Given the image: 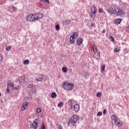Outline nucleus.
<instances>
[{"label":"nucleus","instance_id":"21","mask_svg":"<svg viewBox=\"0 0 129 129\" xmlns=\"http://www.w3.org/2000/svg\"><path fill=\"white\" fill-rule=\"evenodd\" d=\"M57 96V94H56L54 92H52L51 94V98H55V97Z\"/></svg>","mask_w":129,"mask_h":129},{"label":"nucleus","instance_id":"46","mask_svg":"<svg viewBox=\"0 0 129 129\" xmlns=\"http://www.w3.org/2000/svg\"><path fill=\"white\" fill-rule=\"evenodd\" d=\"M102 33H105V30H103V31H102Z\"/></svg>","mask_w":129,"mask_h":129},{"label":"nucleus","instance_id":"2","mask_svg":"<svg viewBox=\"0 0 129 129\" xmlns=\"http://www.w3.org/2000/svg\"><path fill=\"white\" fill-rule=\"evenodd\" d=\"M62 87L65 90H72L74 88V84L64 82Z\"/></svg>","mask_w":129,"mask_h":129},{"label":"nucleus","instance_id":"4","mask_svg":"<svg viewBox=\"0 0 129 129\" xmlns=\"http://www.w3.org/2000/svg\"><path fill=\"white\" fill-rule=\"evenodd\" d=\"M28 88H29V93L31 94H33L36 92V89L35 88V86L33 84H30L28 86Z\"/></svg>","mask_w":129,"mask_h":129},{"label":"nucleus","instance_id":"9","mask_svg":"<svg viewBox=\"0 0 129 129\" xmlns=\"http://www.w3.org/2000/svg\"><path fill=\"white\" fill-rule=\"evenodd\" d=\"M34 15L35 16L36 21H37V20H39V19H42V18H43V14L41 13H38Z\"/></svg>","mask_w":129,"mask_h":129},{"label":"nucleus","instance_id":"31","mask_svg":"<svg viewBox=\"0 0 129 129\" xmlns=\"http://www.w3.org/2000/svg\"><path fill=\"white\" fill-rule=\"evenodd\" d=\"M98 13H99V14H101V13H103V9H102V8H99V9H98Z\"/></svg>","mask_w":129,"mask_h":129},{"label":"nucleus","instance_id":"27","mask_svg":"<svg viewBox=\"0 0 129 129\" xmlns=\"http://www.w3.org/2000/svg\"><path fill=\"white\" fill-rule=\"evenodd\" d=\"M41 129H46V126H45L44 122H42L41 124Z\"/></svg>","mask_w":129,"mask_h":129},{"label":"nucleus","instance_id":"20","mask_svg":"<svg viewBox=\"0 0 129 129\" xmlns=\"http://www.w3.org/2000/svg\"><path fill=\"white\" fill-rule=\"evenodd\" d=\"M43 77H44V76L41 75L40 77H39L38 78L36 79V80L37 81H43Z\"/></svg>","mask_w":129,"mask_h":129},{"label":"nucleus","instance_id":"18","mask_svg":"<svg viewBox=\"0 0 129 129\" xmlns=\"http://www.w3.org/2000/svg\"><path fill=\"white\" fill-rule=\"evenodd\" d=\"M101 73H103V72H104L105 70V65L102 64L101 66Z\"/></svg>","mask_w":129,"mask_h":129},{"label":"nucleus","instance_id":"45","mask_svg":"<svg viewBox=\"0 0 129 129\" xmlns=\"http://www.w3.org/2000/svg\"><path fill=\"white\" fill-rule=\"evenodd\" d=\"M58 128H59V129H63V128H62V126H61V125H59V126H58Z\"/></svg>","mask_w":129,"mask_h":129},{"label":"nucleus","instance_id":"43","mask_svg":"<svg viewBox=\"0 0 129 129\" xmlns=\"http://www.w3.org/2000/svg\"><path fill=\"white\" fill-rule=\"evenodd\" d=\"M106 114V109H104L103 111V114L105 115Z\"/></svg>","mask_w":129,"mask_h":129},{"label":"nucleus","instance_id":"48","mask_svg":"<svg viewBox=\"0 0 129 129\" xmlns=\"http://www.w3.org/2000/svg\"><path fill=\"white\" fill-rule=\"evenodd\" d=\"M93 26H94V24H92L91 26H92V27H93Z\"/></svg>","mask_w":129,"mask_h":129},{"label":"nucleus","instance_id":"34","mask_svg":"<svg viewBox=\"0 0 129 129\" xmlns=\"http://www.w3.org/2000/svg\"><path fill=\"white\" fill-rule=\"evenodd\" d=\"M36 112H37V113H40V112H41V108H37L36 109Z\"/></svg>","mask_w":129,"mask_h":129},{"label":"nucleus","instance_id":"25","mask_svg":"<svg viewBox=\"0 0 129 129\" xmlns=\"http://www.w3.org/2000/svg\"><path fill=\"white\" fill-rule=\"evenodd\" d=\"M68 103L70 106H71V108L72 109V100H69L68 102Z\"/></svg>","mask_w":129,"mask_h":129},{"label":"nucleus","instance_id":"26","mask_svg":"<svg viewBox=\"0 0 129 129\" xmlns=\"http://www.w3.org/2000/svg\"><path fill=\"white\" fill-rule=\"evenodd\" d=\"M32 98V97L31 96L30 97H24V99H25L26 100H31Z\"/></svg>","mask_w":129,"mask_h":129},{"label":"nucleus","instance_id":"24","mask_svg":"<svg viewBox=\"0 0 129 129\" xmlns=\"http://www.w3.org/2000/svg\"><path fill=\"white\" fill-rule=\"evenodd\" d=\"M111 119H113L114 120H117V117H116V116H115V115H112L111 116Z\"/></svg>","mask_w":129,"mask_h":129},{"label":"nucleus","instance_id":"33","mask_svg":"<svg viewBox=\"0 0 129 129\" xmlns=\"http://www.w3.org/2000/svg\"><path fill=\"white\" fill-rule=\"evenodd\" d=\"M119 51V49H118V48H115L114 49V52L115 53H117V52H118Z\"/></svg>","mask_w":129,"mask_h":129},{"label":"nucleus","instance_id":"6","mask_svg":"<svg viewBox=\"0 0 129 129\" xmlns=\"http://www.w3.org/2000/svg\"><path fill=\"white\" fill-rule=\"evenodd\" d=\"M108 12L111 15H114V14H116V10H113L112 7L109 6V7H108Z\"/></svg>","mask_w":129,"mask_h":129},{"label":"nucleus","instance_id":"15","mask_svg":"<svg viewBox=\"0 0 129 129\" xmlns=\"http://www.w3.org/2000/svg\"><path fill=\"white\" fill-rule=\"evenodd\" d=\"M78 37V33L77 32H75L73 35L71 36V38H73V39H77Z\"/></svg>","mask_w":129,"mask_h":129},{"label":"nucleus","instance_id":"30","mask_svg":"<svg viewBox=\"0 0 129 129\" xmlns=\"http://www.w3.org/2000/svg\"><path fill=\"white\" fill-rule=\"evenodd\" d=\"M55 29L56 30H57V31L60 30V25H59V24H56L55 25Z\"/></svg>","mask_w":129,"mask_h":129},{"label":"nucleus","instance_id":"28","mask_svg":"<svg viewBox=\"0 0 129 129\" xmlns=\"http://www.w3.org/2000/svg\"><path fill=\"white\" fill-rule=\"evenodd\" d=\"M93 52L94 53H97V47L96 46H94Z\"/></svg>","mask_w":129,"mask_h":129},{"label":"nucleus","instance_id":"44","mask_svg":"<svg viewBox=\"0 0 129 129\" xmlns=\"http://www.w3.org/2000/svg\"><path fill=\"white\" fill-rule=\"evenodd\" d=\"M3 55L0 54V61H2L3 60Z\"/></svg>","mask_w":129,"mask_h":129},{"label":"nucleus","instance_id":"37","mask_svg":"<svg viewBox=\"0 0 129 129\" xmlns=\"http://www.w3.org/2000/svg\"><path fill=\"white\" fill-rule=\"evenodd\" d=\"M6 92L7 93H10V88L9 87V86H7Z\"/></svg>","mask_w":129,"mask_h":129},{"label":"nucleus","instance_id":"10","mask_svg":"<svg viewBox=\"0 0 129 129\" xmlns=\"http://www.w3.org/2000/svg\"><path fill=\"white\" fill-rule=\"evenodd\" d=\"M82 42H83V39H82V38H79L77 40L76 43L79 46H80V45L82 44Z\"/></svg>","mask_w":129,"mask_h":129},{"label":"nucleus","instance_id":"36","mask_svg":"<svg viewBox=\"0 0 129 129\" xmlns=\"http://www.w3.org/2000/svg\"><path fill=\"white\" fill-rule=\"evenodd\" d=\"M41 1L43 2V3H46L47 4H50L49 0H41Z\"/></svg>","mask_w":129,"mask_h":129},{"label":"nucleus","instance_id":"39","mask_svg":"<svg viewBox=\"0 0 129 129\" xmlns=\"http://www.w3.org/2000/svg\"><path fill=\"white\" fill-rule=\"evenodd\" d=\"M110 39L111 40V42H114V38L112 36H110Z\"/></svg>","mask_w":129,"mask_h":129},{"label":"nucleus","instance_id":"22","mask_svg":"<svg viewBox=\"0 0 129 129\" xmlns=\"http://www.w3.org/2000/svg\"><path fill=\"white\" fill-rule=\"evenodd\" d=\"M70 44H73L74 43H75V38L70 37Z\"/></svg>","mask_w":129,"mask_h":129},{"label":"nucleus","instance_id":"35","mask_svg":"<svg viewBox=\"0 0 129 129\" xmlns=\"http://www.w3.org/2000/svg\"><path fill=\"white\" fill-rule=\"evenodd\" d=\"M11 49H12V47L9 46L6 48V50L9 51H11Z\"/></svg>","mask_w":129,"mask_h":129},{"label":"nucleus","instance_id":"49","mask_svg":"<svg viewBox=\"0 0 129 129\" xmlns=\"http://www.w3.org/2000/svg\"><path fill=\"white\" fill-rule=\"evenodd\" d=\"M1 102H2V103H3V101H1Z\"/></svg>","mask_w":129,"mask_h":129},{"label":"nucleus","instance_id":"41","mask_svg":"<svg viewBox=\"0 0 129 129\" xmlns=\"http://www.w3.org/2000/svg\"><path fill=\"white\" fill-rule=\"evenodd\" d=\"M12 9L14 11V12H16V11H17V8H16L15 6H12Z\"/></svg>","mask_w":129,"mask_h":129},{"label":"nucleus","instance_id":"7","mask_svg":"<svg viewBox=\"0 0 129 129\" xmlns=\"http://www.w3.org/2000/svg\"><path fill=\"white\" fill-rule=\"evenodd\" d=\"M117 16L122 17L123 16V10L121 8H118L117 12Z\"/></svg>","mask_w":129,"mask_h":129},{"label":"nucleus","instance_id":"23","mask_svg":"<svg viewBox=\"0 0 129 129\" xmlns=\"http://www.w3.org/2000/svg\"><path fill=\"white\" fill-rule=\"evenodd\" d=\"M30 61L28 59H25L23 61V64L24 65H28V64H29Z\"/></svg>","mask_w":129,"mask_h":129},{"label":"nucleus","instance_id":"8","mask_svg":"<svg viewBox=\"0 0 129 129\" xmlns=\"http://www.w3.org/2000/svg\"><path fill=\"white\" fill-rule=\"evenodd\" d=\"M29 104V102L26 101L25 103H23L22 105V107L21 108V110L24 111L26 108L28 107V105Z\"/></svg>","mask_w":129,"mask_h":129},{"label":"nucleus","instance_id":"47","mask_svg":"<svg viewBox=\"0 0 129 129\" xmlns=\"http://www.w3.org/2000/svg\"><path fill=\"white\" fill-rule=\"evenodd\" d=\"M90 17H92V14H90Z\"/></svg>","mask_w":129,"mask_h":129},{"label":"nucleus","instance_id":"1","mask_svg":"<svg viewBox=\"0 0 129 129\" xmlns=\"http://www.w3.org/2000/svg\"><path fill=\"white\" fill-rule=\"evenodd\" d=\"M79 117L77 115H74L69 120L68 122V125L72 126V125H75V123L78 121Z\"/></svg>","mask_w":129,"mask_h":129},{"label":"nucleus","instance_id":"11","mask_svg":"<svg viewBox=\"0 0 129 129\" xmlns=\"http://www.w3.org/2000/svg\"><path fill=\"white\" fill-rule=\"evenodd\" d=\"M91 11L93 15H95V14L97 13V10L96 9V7H95V6H92Z\"/></svg>","mask_w":129,"mask_h":129},{"label":"nucleus","instance_id":"5","mask_svg":"<svg viewBox=\"0 0 129 129\" xmlns=\"http://www.w3.org/2000/svg\"><path fill=\"white\" fill-rule=\"evenodd\" d=\"M26 20L28 22H33V21H36L35 14L28 15L26 18Z\"/></svg>","mask_w":129,"mask_h":129},{"label":"nucleus","instance_id":"14","mask_svg":"<svg viewBox=\"0 0 129 129\" xmlns=\"http://www.w3.org/2000/svg\"><path fill=\"white\" fill-rule=\"evenodd\" d=\"M74 108L75 111H79V109H80L79 104H75L74 105Z\"/></svg>","mask_w":129,"mask_h":129},{"label":"nucleus","instance_id":"42","mask_svg":"<svg viewBox=\"0 0 129 129\" xmlns=\"http://www.w3.org/2000/svg\"><path fill=\"white\" fill-rule=\"evenodd\" d=\"M20 88V86H17V87H13L12 89H19Z\"/></svg>","mask_w":129,"mask_h":129},{"label":"nucleus","instance_id":"12","mask_svg":"<svg viewBox=\"0 0 129 129\" xmlns=\"http://www.w3.org/2000/svg\"><path fill=\"white\" fill-rule=\"evenodd\" d=\"M25 79H26V77H25L24 76H22L19 79V83H25Z\"/></svg>","mask_w":129,"mask_h":129},{"label":"nucleus","instance_id":"16","mask_svg":"<svg viewBox=\"0 0 129 129\" xmlns=\"http://www.w3.org/2000/svg\"><path fill=\"white\" fill-rule=\"evenodd\" d=\"M122 20L120 18H118L116 21H114L115 25H119Z\"/></svg>","mask_w":129,"mask_h":129},{"label":"nucleus","instance_id":"19","mask_svg":"<svg viewBox=\"0 0 129 129\" xmlns=\"http://www.w3.org/2000/svg\"><path fill=\"white\" fill-rule=\"evenodd\" d=\"M8 86H10V87H14V82L9 80L8 83Z\"/></svg>","mask_w":129,"mask_h":129},{"label":"nucleus","instance_id":"17","mask_svg":"<svg viewBox=\"0 0 129 129\" xmlns=\"http://www.w3.org/2000/svg\"><path fill=\"white\" fill-rule=\"evenodd\" d=\"M71 23V20L67 19L62 22L63 25H69Z\"/></svg>","mask_w":129,"mask_h":129},{"label":"nucleus","instance_id":"40","mask_svg":"<svg viewBox=\"0 0 129 129\" xmlns=\"http://www.w3.org/2000/svg\"><path fill=\"white\" fill-rule=\"evenodd\" d=\"M96 96L97 97H100V96H101V93H100V92L97 93Z\"/></svg>","mask_w":129,"mask_h":129},{"label":"nucleus","instance_id":"3","mask_svg":"<svg viewBox=\"0 0 129 129\" xmlns=\"http://www.w3.org/2000/svg\"><path fill=\"white\" fill-rule=\"evenodd\" d=\"M38 124H39V119H35L33 122V123L30 124V128H34V129H37L38 128Z\"/></svg>","mask_w":129,"mask_h":129},{"label":"nucleus","instance_id":"38","mask_svg":"<svg viewBox=\"0 0 129 129\" xmlns=\"http://www.w3.org/2000/svg\"><path fill=\"white\" fill-rule=\"evenodd\" d=\"M97 115V116H101V115H102V112H98Z\"/></svg>","mask_w":129,"mask_h":129},{"label":"nucleus","instance_id":"13","mask_svg":"<svg viewBox=\"0 0 129 129\" xmlns=\"http://www.w3.org/2000/svg\"><path fill=\"white\" fill-rule=\"evenodd\" d=\"M114 123L116 125H117L118 126H121V125H122V122H120V121H117V120H114Z\"/></svg>","mask_w":129,"mask_h":129},{"label":"nucleus","instance_id":"32","mask_svg":"<svg viewBox=\"0 0 129 129\" xmlns=\"http://www.w3.org/2000/svg\"><path fill=\"white\" fill-rule=\"evenodd\" d=\"M62 105H63V102H59L57 105V106L58 107H60V106H62Z\"/></svg>","mask_w":129,"mask_h":129},{"label":"nucleus","instance_id":"29","mask_svg":"<svg viewBox=\"0 0 129 129\" xmlns=\"http://www.w3.org/2000/svg\"><path fill=\"white\" fill-rule=\"evenodd\" d=\"M67 68H66V67H63L62 68V72H64V73H66V72H67Z\"/></svg>","mask_w":129,"mask_h":129}]
</instances>
